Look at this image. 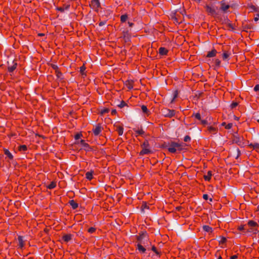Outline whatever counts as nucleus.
<instances>
[{
  "mask_svg": "<svg viewBox=\"0 0 259 259\" xmlns=\"http://www.w3.org/2000/svg\"><path fill=\"white\" fill-rule=\"evenodd\" d=\"M187 144L184 143H177L175 141H171L170 147L168 148V151L171 153H175L177 151L181 152L185 149V147Z\"/></svg>",
  "mask_w": 259,
  "mask_h": 259,
  "instance_id": "obj_1",
  "label": "nucleus"
},
{
  "mask_svg": "<svg viewBox=\"0 0 259 259\" xmlns=\"http://www.w3.org/2000/svg\"><path fill=\"white\" fill-rule=\"evenodd\" d=\"M246 226H248L249 228L246 230V232L252 233L253 234H256L259 232V231L258 230L259 226L256 222L253 220H249L247 222Z\"/></svg>",
  "mask_w": 259,
  "mask_h": 259,
  "instance_id": "obj_2",
  "label": "nucleus"
},
{
  "mask_svg": "<svg viewBox=\"0 0 259 259\" xmlns=\"http://www.w3.org/2000/svg\"><path fill=\"white\" fill-rule=\"evenodd\" d=\"M161 113L165 117L171 118L175 116L176 111L165 108L161 109Z\"/></svg>",
  "mask_w": 259,
  "mask_h": 259,
  "instance_id": "obj_3",
  "label": "nucleus"
},
{
  "mask_svg": "<svg viewBox=\"0 0 259 259\" xmlns=\"http://www.w3.org/2000/svg\"><path fill=\"white\" fill-rule=\"evenodd\" d=\"M79 143H80L82 147V149L84 150L86 152L92 151L94 150L93 147L90 146V145L88 143H86L85 140H81L79 142L77 141L75 142V144H77Z\"/></svg>",
  "mask_w": 259,
  "mask_h": 259,
  "instance_id": "obj_4",
  "label": "nucleus"
},
{
  "mask_svg": "<svg viewBox=\"0 0 259 259\" xmlns=\"http://www.w3.org/2000/svg\"><path fill=\"white\" fill-rule=\"evenodd\" d=\"M136 237L137 241L139 242V243H143L145 244L144 242H142V240L145 238L148 239L149 236L146 231H141L139 233V235H137ZM144 246L145 247H147L146 245H144Z\"/></svg>",
  "mask_w": 259,
  "mask_h": 259,
  "instance_id": "obj_5",
  "label": "nucleus"
},
{
  "mask_svg": "<svg viewBox=\"0 0 259 259\" xmlns=\"http://www.w3.org/2000/svg\"><path fill=\"white\" fill-rule=\"evenodd\" d=\"M244 138L242 136H238L237 135H234L232 139V141L234 143L237 144L238 145L240 146H243L244 145Z\"/></svg>",
  "mask_w": 259,
  "mask_h": 259,
  "instance_id": "obj_6",
  "label": "nucleus"
},
{
  "mask_svg": "<svg viewBox=\"0 0 259 259\" xmlns=\"http://www.w3.org/2000/svg\"><path fill=\"white\" fill-rule=\"evenodd\" d=\"M90 7L95 12H98L99 9L101 8V4L99 0H92L90 4Z\"/></svg>",
  "mask_w": 259,
  "mask_h": 259,
  "instance_id": "obj_7",
  "label": "nucleus"
},
{
  "mask_svg": "<svg viewBox=\"0 0 259 259\" xmlns=\"http://www.w3.org/2000/svg\"><path fill=\"white\" fill-rule=\"evenodd\" d=\"M122 37L125 42H127L131 41V35L128 32V30H124L122 32Z\"/></svg>",
  "mask_w": 259,
  "mask_h": 259,
  "instance_id": "obj_8",
  "label": "nucleus"
},
{
  "mask_svg": "<svg viewBox=\"0 0 259 259\" xmlns=\"http://www.w3.org/2000/svg\"><path fill=\"white\" fill-rule=\"evenodd\" d=\"M103 130V128L102 127L100 123L98 124L95 128L93 129V132L95 136L99 135L100 133Z\"/></svg>",
  "mask_w": 259,
  "mask_h": 259,
  "instance_id": "obj_9",
  "label": "nucleus"
},
{
  "mask_svg": "<svg viewBox=\"0 0 259 259\" xmlns=\"http://www.w3.org/2000/svg\"><path fill=\"white\" fill-rule=\"evenodd\" d=\"M204 8L205 9V11L208 13V15H214L216 14L215 10L214 8L209 6V5H206L204 7Z\"/></svg>",
  "mask_w": 259,
  "mask_h": 259,
  "instance_id": "obj_10",
  "label": "nucleus"
},
{
  "mask_svg": "<svg viewBox=\"0 0 259 259\" xmlns=\"http://www.w3.org/2000/svg\"><path fill=\"white\" fill-rule=\"evenodd\" d=\"M12 64L13 65L12 66H9L8 67V71L9 73H13V71L17 68L18 66L16 60L12 61Z\"/></svg>",
  "mask_w": 259,
  "mask_h": 259,
  "instance_id": "obj_11",
  "label": "nucleus"
},
{
  "mask_svg": "<svg viewBox=\"0 0 259 259\" xmlns=\"http://www.w3.org/2000/svg\"><path fill=\"white\" fill-rule=\"evenodd\" d=\"M215 122H213V124L210 126H208L207 127V131L209 132V133L212 134H215L218 132V129L217 127L214 126L215 124Z\"/></svg>",
  "mask_w": 259,
  "mask_h": 259,
  "instance_id": "obj_12",
  "label": "nucleus"
},
{
  "mask_svg": "<svg viewBox=\"0 0 259 259\" xmlns=\"http://www.w3.org/2000/svg\"><path fill=\"white\" fill-rule=\"evenodd\" d=\"M114 127L116 128L115 130L117 132L119 136H121L123 134V127L122 125H120L115 123L114 124Z\"/></svg>",
  "mask_w": 259,
  "mask_h": 259,
  "instance_id": "obj_13",
  "label": "nucleus"
},
{
  "mask_svg": "<svg viewBox=\"0 0 259 259\" xmlns=\"http://www.w3.org/2000/svg\"><path fill=\"white\" fill-rule=\"evenodd\" d=\"M133 131L135 132V134H137L135 135L136 137H138L139 135L143 136L145 133V132L143 131L142 126H141L140 128H139L138 129L134 128Z\"/></svg>",
  "mask_w": 259,
  "mask_h": 259,
  "instance_id": "obj_14",
  "label": "nucleus"
},
{
  "mask_svg": "<svg viewBox=\"0 0 259 259\" xmlns=\"http://www.w3.org/2000/svg\"><path fill=\"white\" fill-rule=\"evenodd\" d=\"M153 151L149 148H142V150L140 152L139 155L143 156L145 154H151Z\"/></svg>",
  "mask_w": 259,
  "mask_h": 259,
  "instance_id": "obj_15",
  "label": "nucleus"
},
{
  "mask_svg": "<svg viewBox=\"0 0 259 259\" xmlns=\"http://www.w3.org/2000/svg\"><path fill=\"white\" fill-rule=\"evenodd\" d=\"M72 237L73 235L71 234H64L62 237V239L65 242H68L72 239Z\"/></svg>",
  "mask_w": 259,
  "mask_h": 259,
  "instance_id": "obj_16",
  "label": "nucleus"
},
{
  "mask_svg": "<svg viewBox=\"0 0 259 259\" xmlns=\"http://www.w3.org/2000/svg\"><path fill=\"white\" fill-rule=\"evenodd\" d=\"M168 50L164 47H160L159 48V53L161 56L167 55Z\"/></svg>",
  "mask_w": 259,
  "mask_h": 259,
  "instance_id": "obj_17",
  "label": "nucleus"
},
{
  "mask_svg": "<svg viewBox=\"0 0 259 259\" xmlns=\"http://www.w3.org/2000/svg\"><path fill=\"white\" fill-rule=\"evenodd\" d=\"M4 154L7 156V157L10 160H13L14 159V157L12 153L9 151V150L7 149H4Z\"/></svg>",
  "mask_w": 259,
  "mask_h": 259,
  "instance_id": "obj_18",
  "label": "nucleus"
},
{
  "mask_svg": "<svg viewBox=\"0 0 259 259\" xmlns=\"http://www.w3.org/2000/svg\"><path fill=\"white\" fill-rule=\"evenodd\" d=\"M248 147L250 148H252L255 150L256 152H259V144L257 143H250L248 145Z\"/></svg>",
  "mask_w": 259,
  "mask_h": 259,
  "instance_id": "obj_19",
  "label": "nucleus"
},
{
  "mask_svg": "<svg viewBox=\"0 0 259 259\" xmlns=\"http://www.w3.org/2000/svg\"><path fill=\"white\" fill-rule=\"evenodd\" d=\"M137 249L142 253H145L146 250V248L142 245V243H138L137 245Z\"/></svg>",
  "mask_w": 259,
  "mask_h": 259,
  "instance_id": "obj_20",
  "label": "nucleus"
},
{
  "mask_svg": "<svg viewBox=\"0 0 259 259\" xmlns=\"http://www.w3.org/2000/svg\"><path fill=\"white\" fill-rule=\"evenodd\" d=\"M94 171L93 170H91L85 173V178L89 181H91L93 179V174Z\"/></svg>",
  "mask_w": 259,
  "mask_h": 259,
  "instance_id": "obj_21",
  "label": "nucleus"
},
{
  "mask_svg": "<svg viewBox=\"0 0 259 259\" xmlns=\"http://www.w3.org/2000/svg\"><path fill=\"white\" fill-rule=\"evenodd\" d=\"M18 240L19 242V248H22L25 245V243L24 241L23 240V237L22 236H19L18 237Z\"/></svg>",
  "mask_w": 259,
  "mask_h": 259,
  "instance_id": "obj_22",
  "label": "nucleus"
},
{
  "mask_svg": "<svg viewBox=\"0 0 259 259\" xmlns=\"http://www.w3.org/2000/svg\"><path fill=\"white\" fill-rule=\"evenodd\" d=\"M217 54V51L215 49H213L211 51H209L207 53L206 55V57L211 58L215 56Z\"/></svg>",
  "mask_w": 259,
  "mask_h": 259,
  "instance_id": "obj_23",
  "label": "nucleus"
},
{
  "mask_svg": "<svg viewBox=\"0 0 259 259\" xmlns=\"http://www.w3.org/2000/svg\"><path fill=\"white\" fill-rule=\"evenodd\" d=\"M68 203L71 205L73 209H76L78 206V203L76 202L74 200H69Z\"/></svg>",
  "mask_w": 259,
  "mask_h": 259,
  "instance_id": "obj_24",
  "label": "nucleus"
},
{
  "mask_svg": "<svg viewBox=\"0 0 259 259\" xmlns=\"http://www.w3.org/2000/svg\"><path fill=\"white\" fill-rule=\"evenodd\" d=\"M125 84L129 90H131L133 88L134 81L133 80H127L125 81Z\"/></svg>",
  "mask_w": 259,
  "mask_h": 259,
  "instance_id": "obj_25",
  "label": "nucleus"
},
{
  "mask_svg": "<svg viewBox=\"0 0 259 259\" xmlns=\"http://www.w3.org/2000/svg\"><path fill=\"white\" fill-rule=\"evenodd\" d=\"M212 177V171L211 170L208 171L206 175H204L203 178L206 181H210Z\"/></svg>",
  "mask_w": 259,
  "mask_h": 259,
  "instance_id": "obj_26",
  "label": "nucleus"
},
{
  "mask_svg": "<svg viewBox=\"0 0 259 259\" xmlns=\"http://www.w3.org/2000/svg\"><path fill=\"white\" fill-rule=\"evenodd\" d=\"M242 27L243 29L246 31H247V30L248 29L250 30L253 28V25L252 24H247L243 23Z\"/></svg>",
  "mask_w": 259,
  "mask_h": 259,
  "instance_id": "obj_27",
  "label": "nucleus"
},
{
  "mask_svg": "<svg viewBox=\"0 0 259 259\" xmlns=\"http://www.w3.org/2000/svg\"><path fill=\"white\" fill-rule=\"evenodd\" d=\"M141 109L142 110V112L145 114H146L147 115H149L150 113V111L149 110V109L147 108V106L146 105H143L141 106Z\"/></svg>",
  "mask_w": 259,
  "mask_h": 259,
  "instance_id": "obj_28",
  "label": "nucleus"
},
{
  "mask_svg": "<svg viewBox=\"0 0 259 259\" xmlns=\"http://www.w3.org/2000/svg\"><path fill=\"white\" fill-rule=\"evenodd\" d=\"M149 147L150 145L149 143V141L147 139H145L144 142L141 145V147L142 148H149Z\"/></svg>",
  "mask_w": 259,
  "mask_h": 259,
  "instance_id": "obj_29",
  "label": "nucleus"
},
{
  "mask_svg": "<svg viewBox=\"0 0 259 259\" xmlns=\"http://www.w3.org/2000/svg\"><path fill=\"white\" fill-rule=\"evenodd\" d=\"M230 55V53H229L228 51H224L222 54V59L223 60H226L227 59H229V56Z\"/></svg>",
  "mask_w": 259,
  "mask_h": 259,
  "instance_id": "obj_30",
  "label": "nucleus"
},
{
  "mask_svg": "<svg viewBox=\"0 0 259 259\" xmlns=\"http://www.w3.org/2000/svg\"><path fill=\"white\" fill-rule=\"evenodd\" d=\"M203 230L207 232L212 233V228L209 226L204 225L203 226Z\"/></svg>",
  "mask_w": 259,
  "mask_h": 259,
  "instance_id": "obj_31",
  "label": "nucleus"
},
{
  "mask_svg": "<svg viewBox=\"0 0 259 259\" xmlns=\"http://www.w3.org/2000/svg\"><path fill=\"white\" fill-rule=\"evenodd\" d=\"M230 8V5H226L225 3H221V10L224 11L226 12L229 8Z\"/></svg>",
  "mask_w": 259,
  "mask_h": 259,
  "instance_id": "obj_32",
  "label": "nucleus"
},
{
  "mask_svg": "<svg viewBox=\"0 0 259 259\" xmlns=\"http://www.w3.org/2000/svg\"><path fill=\"white\" fill-rule=\"evenodd\" d=\"M56 75L58 79H60V80H62L63 79V78L62 77L63 76L62 73L61 72L60 69H58V70L55 71Z\"/></svg>",
  "mask_w": 259,
  "mask_h": 259,
  "instance_id": "obj_33",
  "label": "nucleus"
},
{
  "mask_svg": "<svg viewBox=\"0 0 259 259\" xmlns=\"http://www.w3.org/2000/svg\"><path fill=\"white\" fill-rule=\"evenodd\" d=\"M85 69H86V67H85L84 64H83V65L80 67L79 72H80V73L82 75H84V76L87 75L86 72H85Z\"/></svg>",
  "mask_w": 259,
  "mask_h": 259,
  "instance_id": "obj_34",
  "label": "nucleus"
},
{
  "mask_svg": "<svg viewBox=\"0 0 259 259\" xmlns=\"http://www.w3.org/2000/svg\"><path fill=\"white\" fill-rule=\"evenodd\" d=\"M151 250H152L153 252H154L155 253V254L156 255H158L159 257L161 255V252L157 250V248L154 245L152 246Z\"/></svg>",
  "mask_w": 259,
  "mask_h": 259,
  "instance_id": "obj_35",
  "label": "nucleus"
},
{
  "mask_svg": "<svg viewBox=\"0 0 259 259\" xmlns=\"http://www.w3.org/2000/svg\"><path fill=\"white\" fill-rule=\"evenodd\" d=\"M179 94V91L178 90H176L174 91V92H173V96H174V97H173L171 101V103L174 102L175 101V100L177 98H178Z\"/></svg>",
  "mask_w": 259,
  "mask_h": 259,
  "instance_id": "obj_36",
  "label": "nucleus"
},
{
  "mask_svg": "<svg viewBox=\"0 0 259 259\" xmlns=\"http://www.w3.org/2000/svg\"><path fill=\"white\" fill-rule=\"evenodd\" d=\"M27 147L25 145H20L18 148V150L19 151H26L27 150Z\"/></svg>",
  "mask_w": 259,
  "mask_h": 259,
  "instance_id": "obj_37",
  "label": "nucleus"
},
{
  "mask_svg": "<svg viewBox=\"0 0 259 259\" xmlns=\"http://www.w3.org/2000/svg\"><path fill=\"white\" fill-rule=\"evenodd\" d=\"M110 110L108 108H104L103 109H102L100 111V114L101 116H103L105 113H108L109 112Z\"/></svg>",
  "mask_w": 259,
  "mask_h": 259,
  "instance_id": "obj_38",
  "label": "nucleus"
},
{
  "mask_svg": "<svg viewBox=\"0 0 259 259\" xmlns=\"http://www.w3.org/2000/svg\"><path fill=\"white\" fill-rule=\"evenodd\" d=\"M233 154H236V156L235 157L236 159H238L240 156V155L241 154L240 150L238 148H237L236 149H235L234 150V151L233 152Z\"/></svg>",
  "mask_w": 259,
  "mask_h": 259,
  "instance_id": "obj_39",
  "label": "nucleus"
},
{
  "mask_svg": "<svg viewBox=\"0 0 259 259\" xmlns=\"http://www.w3.org/2000/svg\"><path fill=\"white\" fill-rule=\"evenodd\" d=\"M170 144H171V142H163V144H162L161 146V147L162 148H165V149H167L168 150V148L169 147H170Z\"/></svg>",
  "mask_w": 259,
  "mask_h": 259,
  "instance_id": "obj_40",
  "label": "nucleus"
},
{
  "mask_svg": "<svg viewBox=\"0 0 259 259\" xmlns=\"http://www.w3.org/2000/svg\"><path fill=\"white\" fill-rule=\"evenodd\" d=\"M128 18V15L127 14H125L120 16V21L121 23L125 22Z\"/></svg>",
  "mask_w": 259,
  "mask_h": 259,
  "instance_id": "obj_41",
  "label": "nucleus"
},
{
  "mask_svg": "<svg viewBox=\"0 0 259 259\" xmlns=\"http://www.w3.org/2000/svg\"><path fill=\"white\" fill-rule=\"evenodd\" d=\"M246 225H240L238 227L237 229L239 231H244V232H246V231L247 229H246Z\"/></svg>",
  "mask_w": 259,
  "mask_h": 259,
  "instance_id": "obj_42",
  "label": "nucleus"
},
{
  "mask_svg": "<svg viewBox=\"0 0 259 259\" xmlns=\"http://www.w3.org/2000/svg\"><path fill=\"white\" fill-rule=\"evenodd\" d=\"M145 208L149 209V207L147 205V203L146 202L143 201V203H142V204L141 205V209L142 211H144V210Z\"/></svg>",
  "mask_w": 259,
  "mask_h": 259,
  "instance_id": "obj_43",
  "label": "nucleus"
},
{
  "mask_svg": "<svg viewBox=\"0 0 259 259\" xmlns=\"http://www.w3.org/2000/svg\"><path fill=\"white\" fill-rule=\"evenodd\" d=\"M56 187V183L55 182H51V183L47 186V188L52 189Z\"/></svg>",
  "mask_w": 259,
  "mask_h": 259,
  "instance_id": "obj_44",
  "label": "nucleus"
},
{
  "mask_svg": "<svg viewBox=\"0 0 259 259\" xmlns=\"http://www.w3.org/2000/svg\"><path fill=\"white\" fill-rule=\"evenodd\" d=\"M220 238H221V240L219 241V244H224L227 242V239L226 237L220 236Z\"/></svg>",
  "mask_w": 259,
  "mask_h": 259,
  "instance_id": "obj_45",
  "label": "nucleus"
},
{
  "mask_svg": "<svg viewBox=\"0 0 259 259\" xmlns=\"http://www.w3.org/2000/svg\"><path fill=\"white\" fill-rule=\"evenodd\" d=\"M179 17H180V16H179ZM172 18L174 19L175 21L179 24L182 23V21H180L179 19L178 18V15H176V13L175 14L174 16H172Z\"/></svg>",
  "mask_w": 259,
  "mask_h": 259,
  "instance_id": "obj_46",
  "label": "nucleus"
},
{
  "mask_svg": "<svg viewBox=\"0 0 259 259\" xmlns=\"http://www.w3.org/2000/svg\"><path fill=\"white\" fill-rule=\"evenodd\" d=\"M214 63L216 67L219 68L221 66V62L219 59H215Z\"/></svg>",
  "mask_w": 259,
  "mask_h": 259,
  "instance_id": "obj_47",
  "label": "nucleus"
},
{
  "mask_svg": "<svg viewBox=\"0 0 259 259\" xmlns=\"http://www.w3.org/2000/svg\"><path fill=\"white\" fill-rule=\"evenodd\" d=\"M117 106L120 108H122L125 106H128V105L124 101L122 100L120 102V104L118 105Z\"/></svg>",
  "mask_w": 259,
  "mask_h": 259,
  "instance_id": "obj_48",
  "label": "nucleus"
},
{
  "mask_svg": "<svg viewBox=\"0 0 259 259\" xmlns=\"http://www.w3.org/2000/svg\"><path fill=\"white\" fill-rule=\"evenodd\" d=\"M192 116H194L198 120H201V115L199 113H193Z\"/></svg>",
  "mask_w": 259,
  "mask_h": 259,
  "instance_id": "obj_49",
  "label": "nucleus"
},
{
  "mask_svg": "<svg viewBox=\"0 0 259 259\" xmlns=\"http://www.w3.org/2000/svg\"><path fill=\"white\" fill-rule=\"evenodd\" d=\"M82 137V134L81 132L77 133L74 136V139L76 140H79Z\"/></svg>",
  "mask_w": 259,
  "mask_h": 259,
  "instance_id": "obj_50",
  "label": "nucleus"
},
{
  "mask_svg": "<svg viewBox=\"0 0 259 259\" xmlns=\"http://www.w3.org/2000/svg\"><path fill=\"white\" fill-rule=\"evenodd\" d=\"M49 65L53 69L56 71L58 70V69H59L58 66L56 65V64H50Z\"/></svg>",
  "mask_w": 259,
  "mask_h": 259,
  "instance_id": "obj_51",
  "label": "nucleus"
},
{
  "mask_svg": "<svg viewBox=\"0 0 259 259\" xmlns=\"http://www.w3.org/2000/svg\"><path fill=\"white\" fill-rule=\"evenodd\" d=\"M96 230V229L94 227H90L88 229V232L89 233H94Z\"/></svg>",
  "mask_w": 259,
  "mask_h": 259,
  "instance_id": "obj_52",
  "label": "nucleus"
},
{
  "mask_svg": "<svg viewBox=\"0 0 259 259\" xmlns=\"http://www.w3.org/2000/svg\"><path fill=\"white\" fill-rule=\"evenodd\" d=\"M238 105V103L237 102H233L230 105V107L231 109H233L237 107Z\"/></svg>",
  "mask_w": 259,
  "mask_h": 259,
  "instance_id": "obj_53",
  "label": "nucleus"
},
{
  "mask_svg": "<svg viewBox=\"0 0 259 259\" xmlns=\"http://www.w3.org/2000/svg\"><path fill=\"white\" fill-rule=\"evenodd\" d=\"M201 121V124H202L203 126H205L207 124H208V121L207 120H202ZM209 124H211V123H209Z\"/></svg>",
  "mask_w": 259,
  "mask_h": 259,
  "instance_id": "obj_54",
  "label": "nucleus"
},
{
  "mask_svg": "<svg viewBox=\"0 0 259 259\" xmlns=\"http://www.w3.org/2000/svg\"><path fill=\"white\" fill-rule=\"evenodd\" d=\"M191 140V138L189 136L187 135L184 137V141L186 142H189Z\"/></svg>",
  "mask_w": 259,
  "mask_h": 259,
  "instance_id": "obj_55",
  "label": "nucleus"
},
{
  "mask_svg": "<svg viewBox=\"0 0 259 259\" xmlns=\"http://www.w3.org/2000/svg\"><path fill=\"white\" fill-rule=\"evenodd\" d=\"M232 126L233 124L232 123H229L228 124L226 125L225 128L227 130L230 129L232 128Z\"/></svg>",
  "mask_w": 259,
  "mask_h": 259,
  "instance_id": "obj_56",
  "label": "nucleus"
},
{
  "mask_svg": "<svg viewBox=\"0 0 259 259\" xmlns=\"http://www.w3.org/2000/svg\"><path fill=\"white\" fill-rule=\"evenodd\" d=\"M56 10L57 11H59L62 13L64 12V7H57Z\"/></svg>",
  "mask_w": 259,
  "mask_h": 259,
  "instance_id": "obj_57",
  "label": "nucleus"
},
{
  "mask_svg": "<svg viewBox=\"0 0 259 259\" xmlns=\"http://www.w3.org/2000/svg\"><path fill=\"white\" fill-rule=\"evenodd\" d=\"M107 22V20H104V21H100L99 23V25L100 26H102L104 25H105Z\"/></svg>",
  "mask_w": 259,
  "mask_h": 259,
  "instance_id": "obj_58",
  "label": "nucleus"
},
{
  "mask_svg": "<svg viewBox=\"0 0 259 259\" xmlns=\"http://www.w3.org/2000/svg\"><path fill=\"white\" fill-rule=\"evenodd\" d=\"M253 90L255 92L259 91V84L255 85Z\"/></svg>",
  "mask_w": 259,
  "mask_h": 259,
  "instance_id": "obj_59",
  "label": "nucleus"
},
{
  "mask_svg": "<svg viewBox=\"0 0 259 259\" xmlns=\"http://www.w3.org/2000/svg\"><path fill=\"white\" fill-rule=\"evenodd\" d=\"M203 198L205 200H207L208 199V196L207 194H204L203 195Z\"/></svg>",
  "mask_w": 259,
  "mask_h": 259,
  "instance_id": "obj_60",
  "label": "nucleus"
},
{
  "mask_svg": "<svg viewBox=\"0 0 259 259\" xmlns=\"http://www.w3.org/2000/svg\"><path fill=\"white\" fill-rule=\"evenodd\" d=\"M250 8L254 11H256V12H258V11L257 10V9L256 8L255 6H254V5H251L250 6Z\"/></svg>",
  "mask_w": 259,
  "mask_h": 259,
  "instance_id": "obj_61",
  "label": "nucleus"
},
{
  "mask_svg": "<svg viewBox=\"0 0 259 259\" xmlns=\"http://www.w3.org/2000/svg\"><path fill=\"white\" fill-rule=\"evenodd\" d=\"M111 113L112 115H115L117 113L116 109H112Z\"/></svg>",
  "mask_w": 259,
  "mask_h": 259,
  "instance_id": "obj_62",
  "label": "nucleus"
},
{
  "mask_svg": "<svg viewBox=\"0 0 259 259\" xmlns=\"http://www.w3.org/2000/svg\"><path fill=\"white\" fill-rule=\"evenodd\" d=\"M182 209V207L181 206H179L176 207V210L178 211H180Z\"/></svg>",
  "mask_w": 259,
  "mask_h": 259,
  "instance_id": "obj_63",
  "label": "nucleus"
},
{
  "mask_svg": "<svg viewBox=\"0 0 259 259\" xmlns=\"http://www.w3.org/2000/svg\"><path fill=\"white\" fill-rule=\"evenodd\" d=\"M238 256L237 255H234L230 257V259H237Z\"/></svg>",
  "mask_w": 259,
  "mask_h": 259,
  "instance_id": "obj_64",
  "label": "nucleus"
}]
</instances>
